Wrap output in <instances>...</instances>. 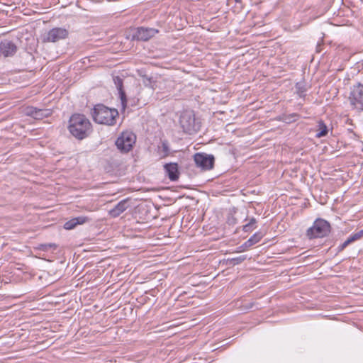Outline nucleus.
Segmentation results:
<instances>
[{
    "instance_id": "obj_24",
    "label": "nucleus",
    "mask_w": 363,
    "mask_h": 363,
    "mask_svg": "<svg viewBox=\"0 0 363 363\" xmlns=\"http://www.w3.org/2000/svg\"><path fill=\"white\" fill-rule=\"evenodd\" d=\"M255 227V226H252L251 224H250L249 223L244 225L243 227H242V230L243 231L245 232H250L252 231Z\"/></svg>"
},
{
    "instance_id": "obj_27",
    "label": "nucleus",
    "mask_w": 363,
    "mask_h": 363,
    "mask_svg": "<svg viewBox=\"0 0 363 363\" xmlns=\"http://www.w3.org/2000/svg\"><path fill=\"white\" fill-rule=\"evenodd\" d=\"M257 223V220L255 218H250L249 223L251 224L252 226H255V223Z\"/></svg>"
},
{
    "instance_id": "obj_9",
    "label": "nucleus",
    "mask_w": 363,
    "mask_h": 363,
    "mask_svg": "<svg viewBox=\"0 0 363 363\" xmlns=\"http://www.w3.org/2000/svg\"><path fill=\"white\" fill-rule=\"evenodd\" d=\"M69 31L63 28H54L50 30L45 37L44 42L55 43L68 37Z\"/></svg>"
},
{
    "instance_id": "obj_3",
    "label": "nucleus",
    "mask_w": 363,
    "mask_h": 363,
    "mask_svg": "<svg viewBox=\"0 0 363 363\" xmlns=\"http://www.w3.org/2000/svg\"><path fill=\"white\" fill-rule=\"evenodd\" d=\"M179 122L183 132L186 134L193 135L200 130V123L196 120L194 112L192 110L182 111Z\"/></svg>"
},
{
    "instance_id": "obj_5",
    "label": "nucleus",
    "mask_w": 363,
    "mask_h": 363,
    "mask_svg": "<svg viewBox=\"0 0 363 363\" xmlns=\"http://www.w3.org/2000/svg\"><path fill=\"white\" fill-rule=\"evenodd\" d=\"M349 101L353 108L359 112L363 111V84L360 82L351 88Z\"/></svg>"
},
{
    "instance_id": "obj_15",
    "label": "nucleus",
    "mask_w": 363,
    "mask_h": 363,
    "mask_svg": "<svg viewBox=\"0 0 363 363\" xmlns=\"http://www.w3.org/2000/svg\"><path fill=\"white\" fill-rule=\"evenodd\" d=\"M89 220L88 217L86 216H79L76 218H73L71 220L67 221L64 224V228L66 230H72L74 229L77 225L84 224Z\"/></svg>"
},
{
    "instance_id": "obj_18",
    "label": "nucleus",
    "mask_w": 363,
    "mask_h": 363,
    "mask_svg": "<svg viewBox=\"0 0 363 363\" xmlns=\"http://www.w3.org/2000/svg\"><path fill=\"white\" fill-rule=\"evenodd\" d=\"M300 118L298 113L285 114L282 116V121L286 123H291L296 121Z\"/></svg>"
},
{
    "instance_id": "obj_10",
    "label": "nucleus",
    "mask_w": 363,
    "mask_h": 363,
    "mask_svg": "<svg viewBox=\"0 0 363 363\" xmlns=\"http://www.w3.org/2000/svg\"><path fill=\"white\" fill-rule=\"evenodd\" d=\"M17 50L16 45L11 40L5 39L0 43V54L5 57L13 56Z\"/></svg>"
},
{
    "instance_id": "obj_2",
    "label": "nucleus",
    "mask_w": 363,
    "mask_h": 363,
    "mask_svg": "<svg viewBox=\"0 0 363 363\" xmlns=\"http://www.w3.org/2000/svg\"><path fill=\"white\" fill-rule=\"evenodd\" d=\"M91 116L96 123L112 126L116 125L119 114L116 108H110L104 104H97L92 109Z\"/></svg>"
},
{
    "instance_id": "obj_1",
    "label": "nucleus",
    "mask_w": 363,
    "mask_h": 363,
    "mask_svg": "<svg viewBox=\"0 0 363 363\" xmlns=\"http://www.w3.org/2000/svg\"><path fill=\"white\" fill-rule=\"evenodd\" d=\"M67 128L69 133L79 140L88 138L93 131L90 121L86 116L80 113L71 116Z\"/></svg>"
},
{
    "instance_id": "obj_28",
    "label": "nucleus",
    "mask_w": 363,
    "mask_h": 363,
    "mask_svg": "<svg viewBox=\"0 0 363 363\" xmlns=\"http://www.w3.org/2000/svg\"><path fill=\"white\" fill-rule=\"evenodd\" d=\"M319 47H320V45H318V46H317V52H320V48H319Z\"/></svg>"
},
{
    "instance_id": "obj_16",
    "label": "nucleus",
    "mask_w": 363,
    "mask_h": 363,
    "mask_svg": "<svg viewBox=\"0 0 363 363\" xmlns=\"http://www.w3.org/2000/svg\"><path fill=\"white\" fill-rule=\"evenodd\" d=\"M317 131H318V133H316L317 138H322V137H325V135H327V134L328 133V129L326 124L324 123V121L323 120H320L318 122Z\"/></svg>"
},
{
    "instance_id": "obj_4",
    "label": "nucleus",
    "mask_w": 363,
    "mask_h": 363,
    "mask_svg": "<svg viewBox=\"0 0 363 363\" xmlns=\"http://www.w3.org/2000/svg\"><path fill=\"white\" fill-rule=\"evenodd\" d=\"M331 226L329 222L323 219L317 218L313 225L306 231V236L308 239L322 238L329 235Z\"/></svg>"
},
{
    "instance_id": "obj_7",
    "label": "nucleus",
    "mask_w": 363,
    "mask_h": 363,
    "mask_svg": "<svg viewBox=\"0 0 363 363\" xmlns=\"http://www.w3.org/2000/svg\"><path fill=\"white\" fill-rule=\"evenodd\" d=\"M194 160L196 167L203 170H209L213 169L215 162V158L212 155H208L204 152H198L194 155Z\"/></svg>"
},
{
    "instance_id": "obj_13",
    "label": "nucleus",
    "mask_w": 363,
    "mask_h": 363,
    "mask_svg": "<svg viewBox=\"0 0 363 363\" xmlns=\"http://www.w3.org/2000/svg\"><path fill=\"white\" fill-rule=\"evenodd\" d=\"M113 82L118 91L122 107L123 109H125L127 106V97L125 92L123 89V79L120 77L116 76L113 77Z\"/></svg>"
},
{
    "instance_id": "obj_14",
    "label": "nucleus",
    "mask_w": 363,
    "mask_h": 363,
    "mask_svg": "<svg viewBox=\"0 0 363 363\" xmlns=\"http://www.w3.org/2000/svg\"><path fill=\"white\" fill-rule=\"evenodd\" d=\"M263 234L260 232L255 233L246 242L239 247L240 252H243L261 240Z\"/></svg>"
},
{
    "instance_id": "obj_21",
    "label": "nucleus",
    "mask_w": 363,
    "mask_h": 363,
    "mask_svg": "<svg viewBox=\"0 0 363 363\" xmlns=\"http://www.w3.org/2000/svg\"><path fill=\"white\" fill-rule=\"evenodd\" d=\"M246 259H247V255H241V256H239L237 257L230 259H228V262L230 264H231L233 265H237V264L242 263Z\"/></svg>"
},
{
    "instance_id": "obj_17",
    "label": "nucleus",
    "mask_w": 363,
    "mask_h": 363,
    "mask_svg": "<svg viewBox=\"0 0 363 363\" xmlns=\"http://www.w3.org/2000/svg\"><path fill=\"white\" fill-rule=\"evenodd\" d=\"M52 113L50 109H40L38 108L34 118L37 120H41L44 118L50 116Z\"/></svg>"
},
{
    "instance_id": "obj_23",
    "label": "nucleus",
    "mask_w": 363,
    "mask_h": 363,
    "mask_svg": "<svg viewBox=\"0 0 363 363\" xmlns=\"http://www.w3.org/2000/svg\"><path fill=\"white\" fill-rule=\"evenodd\" d=\"M57 245L55 243H48L44 244L41 245L40 249L45 251H48V250L53 248L54 250L57 249Z\"/></svg>"
},
{
    "instance_id": "obj_26",
    "label": "nucleus",
    "mask_w": 363,
    "mask_h": 363,
    "mask_svg": "<svg viewBox=\"0 0 363 363\" xmlns=\"http://www.w3.org/2000/svg\"><path fill=\"white\" fill-rule=\"evenodd\" d=\"M162 150L164 152L165 155H167L169 154V150L168 145L166 142H163L162 144Z\"/></svg>"
},
{
    "instance_id": "obj_22",
    "label": "nucleus",
    "mask_w": 363,
    "mask_h": 363,
    "mask_svg": "<svg viewBox=\"0 0 363 363\" xmlns=\"http://www.w3.org/2000/svg\"><path fill=\"white\" fill-rule=\"evenodd\" d=\"M38 109V108L33 106H28L26 108V114L34 118L35 116H36Z\"/></svg>"
},
{
    "instance_id": "obj_11",
    "label": "nucleus",
    "mask_w": 363,
    "mask_h": 363,
    "mask_svg": "<svg viewBox=\"0 0 363 363\" xmlns=\"http://www.w3.org/2000/svg\"><path fill=\"white\" fill-rule=\"evenodd\" d=\"M130 199H125L118 202L112 209L108 211V214L112 218H116L123 213L130 207Z\"/></svg>"
},
{
    "instance_id": "obj_19",
    "label": "nucleus",
    "mask_w": 363,
    "mask_h": 363,
    "mask_svg": "<svg viewBox=\"0 0 363 363\" xmlns=\"http://www.w3.org/2000/svg\"><path fill=\"white\" fill-rule=\"evenodd\" d=\"M296 93L298 94L300 97H304L306 96V92L307 91V88L306 84L302 82H298L296 84Z\"/></svg>"
},
{
    "instance_id": "obj_8",
    "label": "nucleus",
    "mask_w": 363,
    "mask_h": 363,
    "mask_svg": "<svg viewBox=\"0 0 363 363\" xmlns=\"http://www.w3.org/2000/svg\"><path fill=\"white\" fill-rule=\"evenodd\" d=\"M158 33L159 30L156 28L143 26L138 27L134 29L133 39L141 41H147Z\"/></svg>"
},
{
    "instance_id": "obj_25",
    "label": "nucleus",
    "mask_w": 363,
    "mask_h": 363,
    "mask_svg": "<svg viewBox=\"0 0 363 363\" xmlns=\"http://www.w3.org/2000/svg\"><path fill=\"white\" fill-rule=\"evenodd\" d=\"M352 235L356 240L361 239L362 238H363V229L359 230V232L352 234Z\"/></svg>"
},
{
    "instance_id": "obj_12",
    "label": "nucleus",
    "mask_w": 363,
    "mask_h": 363,
    "mask_svg": "<svg viewBox=\"0 0 363 363\" xmlns=\"http://www.w3.org/2000/svg\"><path fill=\"white\" fill-rule=\"evenodd\" d=\"M166 175L171 181H177L179 179V171L177 163H167L164 165Z\"/></svg>"
},
{
    "instance_id": "obj_6",
    "label": "nucleus",
    "mask_w": 363,
    "mask_h": 363,
    "mask_svg": "<svg viewBox=\"0 0 363 363\" xmlns=\"http://www.w3.org/2000/svg\"><path fill=\"white\" fill-rule=\"evenodd\" d=\"M136 141V135L130 131H124L116 140L117 148L122 152H128Z\"/></svg>"
},
{
    "instance_id": "obj_20",
    "label": "nucleus",
    "mask_w": 363,
    "mask_h": 363,
    "mask_svg": "<svg viewBox=\"0 0 363 363\" xmlns=\"http://www.w3.org/2000/svg\"><path fill=\"white\" fill-rule=\"evenodd\" d=\"M356 241L352 235H351L342 244L338 246L337 247V252H342L350 244L352 243L353 242Z\"/></svg>"
}]
</instances>
